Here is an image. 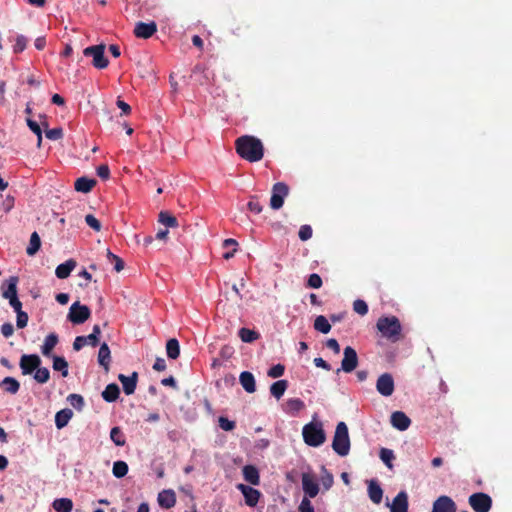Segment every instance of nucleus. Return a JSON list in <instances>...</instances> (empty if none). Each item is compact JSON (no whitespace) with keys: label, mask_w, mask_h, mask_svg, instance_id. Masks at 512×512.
I'll use <instances>...</instances> for the list:
<instances>
[{"label":"nucleus","mask_w":512,"mask_h":512,"mask_svg":"<svg viewBox=\"0 0 512 512\" xmlns=\"http://www.w3.org/2000/svg\"><path fill=\"white\" fill-rule=\"evenodd\" d=\"M235 149L237 154L248 162H258L264 156V147L260 139L244 135L236 139Z\"/></svg>","instance_id":"f257e3e1"},{"label":"nucleus","mask_w":512,"mask_h":512,"mask_svg":"<svg viewBox=\"0 0 512 512\" xmlns=\"http://www.w3.org/2000/svg\"><path fill=\"white\" fill-rule=\"evenodd\" d=\"M332 448L339 456H347L350 451V438L345 422H339L336 426Z\"/></svg>","instance_id":"f03ea898"},{"label":"nucleus","mask_w":512,"mask_h":512,"mask_svg":"<svg viewBox=\"0 0 512 512\" xmlns=\"http://www.w3.org/2000/svg\"><path fill=\"white\" fill-rule=\"evenodd\" d=\"M377 329L383 337L395 342L401 335V324L397 317H381L377 321Z\"/></svg>","instance_id":"7ed1b4c3"},{"label":"nucleus","mask_w":512,"mask_h":512,"mask_svg":"<svg viewBox=\"0 0 512 512\" xmlns=\"http://www.w3.org/2000/svg\"><path fill=\"white\" fill-rule=\"evenodd\" d=\"M304 442L311 447H318L326 440V435L320 422H310L303 427Z\"/></svg>","instance_id":"20e7f679"},{"label":"nucleus","mask_w":512,"mask_h":512,"mask_svg":"<svg viewBox=\"0 0 512 512\" xmlns=\"http://www.w3.org/2000/svg\"><path fill=\"white\" fill-rule=\"evenodd\" d=\"M105 45L98 44L86 47L83 51V54L87 57H92V64L97 69H105L109 65V60L105 57Z\"/></svg>","instance_id":"39448f33"},{"label":"nucleus","mask_w":512,"mask_h":512,"mask_svg":"<svg viewBox=\"0 0 512 512\" xmlns=\"http://www.w3.org/2000/svg\"><path fill=\"white\" fill-rule=\"evenodd\" d=\"M468 503L474 512H489L492 508V498L483 492L470 495Z\"/></svg>","instance_id":"423d86ee"},{"label":"nucleus","mask_w":512,"mask_h":512,"mask_svg":"<svg viewBox=\"0 0 512 512\" xmlns=\"http://www.w3.org/2000/svg\"><path fill=\"white\" fill-rule=\"evenodd\" d=\"M90 315L88 306L75 302L71 305L67 318L73 324H82L90 318Z\"/></svg>","instance_id":"0eeeda50"},{"label":"nucleus","mask_w":512,"mask_h":512,"mask_svg":"<svg viewBox=\"0 0 512 512\" xmlns=\"http://www.w3.org/2000/svg\"><path fill=\"white\" fill-rule=\"evenodd\" d=\"M289 193V187L284 182H277L272 187L270 207L278 210L283 206L284 199Z\"/></svg>","instance_id":"6e6552de"},{"label":"nucleus","mask_w":512,"mask_h":512,"mask_svg":"<svg viewBox=\"0 0 512 512\" xmlns=\"http://www.w3.org/2000/svg\"><path fill=\"white\" fill-rule=\"evenodd\" d=\"M358 365V356L354 348L351 346H347L344 349V357L341 361V370L345 373H350L356 369ZM340 372V369H337V373Z\"/></svg>","instance_id":"1a4fd4ad"},{"label":"nucleus","mask_w":512,"mask_h":512,"mask_svg":"<svg viewBox=\"0 0 512 512\" xmlns=\"http://www.w3.org/2000/svg\"><path fill=\"white\" fill-rule=\"evenodd\" d=\"M20 368L23 375H29L41 365V359L36 354H24L20 358Z\"/></svg>","instance_id":"9d476101"},{"label":"nucleus","mask_w":512,"mask_h":512,"mask_svg":"<svg viewBox=\"0 0 512 512\" xmlns=\"http://www.w3.org/2000/svg\"><path fill=\"white\" fill-rule=\"evenodd\" d=\"M236 488L243 494L245 504L249 507H255L261 497V492L249 485L237 484Z\"/></svg>","instance_id":"9b49d317"},{"label":"nucleus","mask_w":512,"mask_h":512,"mask_svg":"<svg viewBox=\"0 0 512 512\" xmlns=\"http://www.w3.org/2000/svg\"><path fill=\"white\" fill-rule=\"evenodd\" d=\"M376 389L382 396H391L394 392V380L392 375L389 373L380 375L376 382Z\"/></svg>","instance_id":"f8f14e48"},{"label":"nucleus","mask_w":512,"mask_h":512,"mask_svg":"<svg viewBox=\"0 0 512 512\" xmlns=\"http://www.w3.org/2000/svg\"><path fill=\"white\" fill-rule=\"evenodd\" d=\"M432 512H457V506L451 497L442 495L433 502Z\"/></svg>","instance_id":"ddd939ff"},{"label":"nucleus","mask_w":512,"mask_h":512,"mask_svg":"<svg viewBox=\"0 0 512 512\" xmlns=\"http://www.w3.org/2000/svg\"><path fill=\"white\" fill-rule=\"evenodd\" d=\"M157 32V24L154 21L149 23L138 22L134 28V35L137 38L149 39Z\"/></svg>","instance_id":"4468645a"},{"label":"nucleus","mask_w":512,"mask_h":512,"mask_svg":"<svg viewBox=\"0 0 512 512\" xmlns=\"http://www.w3.org/2000/svg\"><path fill=\"white\" fill-rule=\"evenodd\" d=\"M302 488L308 498H314L319 492L318 483L309 473L302 474Z\"/></svg>","instance_id":"2eb2a0df"},{"label":"nucleus","mask_w":512,"mask_h":512,"mask_svg":"<svg viewBox=\"0 0 512 512\" xmlns=\"http://www.w3.org/2000/svg\"><path fill=\"white\" fill-rule=\"evenodd\" d=\"M118 380L121 382L123 391L126 395H131L135 392L138 382V373L133 372L130 376L124 374L118 375Z\"/></svg>","instance_id":"dca6fc26"},{"label":"nucleus","mask_w":512,"mask_h":512,"mask_svg":"<svg viewBox=\"0 0 512 512\" xmlns=\"http://www.w3.org/2000/svg\"><path fill=\"white\" fill-rule=\"evenodd\" d=\"M391 424L394 428L405 431L411 424L410 418L402 411H395L391 415Z\"/></svg>","instance_id":"f3484780"},{"label":"nucleus","mask_w":512,"mask_h":512,"mask_svg":"<svg viewBox=\"0 0 512 512\" xmlns=\"http://www.w3.org/2000/svg\"><path fill=\"white\" fill-rule=\"evenodd\" d=\"M391 512H408V496L406 492H399L393 499Z\"/></svg>","instance_id":"a211bd4d"},{"label":"nucleus","mask_w":512,"mask_h":512,"mask_svg":"<svg viewBox=\"0 0 512 512\" xmlns=\"http://www.w3.org/2000/svg\"><path fill=\"white\" fill-rule=\"evenodd\" d=\"M239 381L247 393H254L256 391L255 378L251 372L243 371L239 376Z\"/></svg>","instance_id":"6ab92c4d"},{"label":"nucleus","mask_w":512,"mask_h":512,"mask_svg":"<svg viewBox=\"0 0 512 512\" xmlns=\"http://www.w3.org/2000/svg\"><path fill=\"white\" fill-rule=\"evenodd\" d=\"M243 477L246 482L251 485L260 484V475L258 469L254 465H246L242 469Z\"/></svg>","instance_id":"aec40b11"},{"label":"nucleus","mask_w":512,"mask_h":512,"mask_svg":"<svg viewBox=\"0 0 512 512\" xmlns=\"http://www.w3.org/2000/svg\"><path fill=\"white\" fill-rule=\"evenodd\" d=\"M158 503L162 508H172L176 503V496L172 490H163L158 494Z\"/></svg>","instance_id":"412c9836"},{"label":"nucleus","mask_w":512,"mask_h":512,"mask_svg":"<svg viewBox=\"0 0 512 512\" xmlns=\"http://www.w3.org/2000/svg\"><path fill=\"white\" fill-rule=\"evenodd\" d=\"M17 283H18V277L11 276L7 280V286L5 287V284L1 286L2 290V296L5 299H11L17 296Z\"/></svg>","instance_id":"4be33fe9"},{"label":"nucleus","mask_w":512,"mask_h":512,"mask_svg":"<svg viewBox=\"0 0 512 512\" xmlns=\"http://www.w3.org/2000/svg\"><path fill=\"white\" fill-rule=\"evenodd\" d=\"M77 263L74 259H68L64 263L57 266L55 274L59 279H66L76 267Z\"/></svg>","instance_id":"5701e85b"},{"label":"nucleus","mask_w":512,"mask_h":512,"mask_svg":"<svg viewBox=\"0 0 512 512\" xmlns=\"http://www.w3.org/2000/svg\"><path fill=\"white\" fill-rule=\"evenodd\" d=\"M368 495L375 504H380L383 497V490L375 480H370L368 484Z\"/></svg>","instance_id":"b1692460"},{"label":"nucleus","mask_w":512,"mask_h":512,"mask_svg":"<svg viewBox=\"0 0 512 512\" xmlns=\"http://www.w3.org/2000/svg\"><path fill=\"white\" fill-rule=\"evenodd\" d=\"M97 181L92 178L80 177L74 183V188L77 192L88 193L96 185Z\"/></svg>","instance_id":"393cba45"},{"label":"nucleus","mask_w":512,"mask_h":512,"mask_svg":"<svg viewBox=\"0 0 512 512\" xmlns=\"http://www.w3.org/2000/svg\"><path fill=\"white\" fill-rule=\"evenodd\" d=\"M98 362L106 371H108L111 362V352L108 344L105 342L102 343L99 348Z\"/></svg>","instance_id":"a878e982"},{"label":"nucleus","mask_w":512,"mask_h":512,"mask_svg":"<svg viewBox=\"0 0 512 512\" xmlns=\"http://www.w3.org/2000/svg\"><path fill=\"white\" fill-rule=\"evenodd\" d=\"M119 395L120 389L115 383L108 384L102 392L103 399L108 403L115 402L119 398Z\"/></svg>","instance_id":"bb28decb"},{"label":"nucleus","mask_w":512,"mask_h":512,"mask_svg":"<svg viewBox=\"0 0 512 512\" xmlns=\"http://www.w3.org/2000/svg\"><path fill=\"white\" fill-rule=\"evenodd\" d=\"M73 416L71 409H62L55 415V425L58 429L64 428Z\"/></svg>","instance_id":"cd10ccee"},{"label":"nucleus","mask_w":512,"mask_h":512,"mask_svg":"<svg viewBox=\"0 0 512 512\" xmlns=\"http://www.w3.org/2000/svg\"><path fill=\"white\" fill-rule=\"evenodd\" d=\"M58 343V335L55 333H50L46 336L44 343L41 347V352L44 356L49 357L51 355L52 350Z\"/></svg>","instance_id":"c85d7f7f"},{"label":"nucleus","mask_w":512,"mask_h":512,"mask_svg":"<svg viewBox=\"0 0 512 512\" xmlns=\"http://www.w3.org/2000/svg\"><path fill=\"white\" fill-rule=\"evenodd\" d=\"M287 387H288L287 380H278L271 385L270 393L276 399H280L284 395Z\"/></svg>","instance_id":"c756f323"},{"label":"nucleus","mask_w":512,"mask_h":512,"mask_svg":"<svg viewBox=\"0 0 512 512\" xmlns=\"http://www.w3.org/2000/svg\"><path fill=\"white\" fill-rule=\"evenodd\" d=\"M52 506L57 512H71L73 502L68 498H59L54 500Z\"/></svg>","instance_id":"7c9ffc66"},{"label":"nucleus","mask_w":512,"mask_h":512,"mask_svg":"<svg viewBox=\"0 0 512 512\" xmlns=\"http://www.w3.org/2000/svg\"><path fill=\"white\" fill-rule=\"evenodd\" d=\"M166 353L168 358L177 359L180 355L179 342L175 338H171L166 343Z\"/></svg>","instance_id":"2f4dec72"},{"label":"nucleus","mask_w":512,"mask_h":512,"mask_svg":"<svg viewBox=\"0 0 512 512\" xmlns=\"http://www.w3.org/2000/svg\"><path fill=\"white\" fill-rule=\"evenodd\" d=\"M158 221L166 227L175 228L178 227V220L175 216L170 214L168 211H161L158 215Z\"/></svg>","instance_id":"473e14b6"},{"label":"nucleus","mask_w":512,"mask_h":512,"mask_svg":"<svg viewBox=\"0 0 512 512\" xmlns=\"http://www.w3.org/2000/svg\"><path fill=\"white\" fill-rule=\"evenodd\" d=\"M304 402L299 398L288 399L285 403V411L295 414L304 408Z\"/></svg>","instance_id":"72a5a7b5"},{"label":"nucleus","mask_w":512,"mask_h":512,"mask_svg":"<svg viewBox=\"0 0 512 512\" xmlns=\"http://www.w3.org/2000/svg\"><path fill=\"white\" fill-rule=\"evenodd\" d=\"M0 386L4 387V389L11 394H16L20 389V383L13 377H5L1 381Z\"/></svg>","instance_id":"f704fd0d"},{"label":"nucleus","mask_w":512,"mask_h":512,"mask_svg":"<svg viewBox=\"0 0 512 512\" xmlns=\"http://www.w3.org/2000/svg\"><path fill=\"white\" fill-rule=\"evenodd\" d=\"M314 329L323 334H327L331 330V325L325 316L319 315L314 321Z\"/></svg>","instance_id":"c9c22d12"},{"label":"nucleus","mask_w":512,"mask_h":512,"mask_svg":"<svg viewBox=\"0 0 512 512\" xmlns=\"http://www.w3.org/2000/svg\"><path fill=\"white\" fill-rule=\"evenodd\" d=\"M53 369L60 371L63 377L68 376V362L64 357L53 356Z\"/></svg>","instance_id":"e433bc0d"},{"label":"nucleus","mask_w":512,"mask_h":512,"mask_svg":"<svg viewBox=\"0 0 512 512\" xmlns=\"http://www.w3.org/2000/svg\"><path fill=\"white\" fill-rule=\"evenodd\" d=\"M41 246V240L37 232H33L30 236L29 246L26 249V253L30 256L36 254Z\"/></svg>","instance_id":"4c0bfd02"},{"label":"nucleus","mask_w":512,"mask_h":512,"mask_svg":"<svg viewBox=\"0 0 512 512\" xmlns=\"http://www.w3.org/2000/svg\"><path fill=\"white\" fill-rule=\"evenodd\" d=\"M238 334L240 339L245 343H251L259 337V334L256 331L248 328H241Z\"/></svg>","instance_id":"58836bf2"},{"label":"nucleus","mask_w":512,"mask_h":512,"mask_svg":"<svg viewBox=\"0 0 512 512\" xmlns=\"http://www.w3.org/2000/svg\"><path fill=\"white\" fill-rule=\"evenodd\" d=\"M110 438L116 446H124L126 443L125 436L120 427H113L111 429Z\"/></svg>","instance_id":"ea45409f"},{"label":"nucleus","mask_w":512,"mask_h":512,"mask_svg":"<svg viewBox=\"0 0 512 512\" xmlns=\"http://www.w3.org/2000/svg\"><path fill=\"white\" fill-rule=\"evenodd\" d=\"M112 472L116 478L124 477L128 473L127 463L121 460L114 462Z\"/></svg>","instance_id":"a19ab883"},{"label":"nucleus","mask_w":512,"mask_h":512,"mask_svg":"<svg viewBox=\"0 0 512 512\" xmlns=\"http://www.w3.org/2000/svg\"><path fill=\"white\" fill-rule=\"evenodd\" d=\"M42 125L45 128V136L49 140L56 141V140H59V139H61L63 137V130H62V128L58 127V128H53V129H47L48 123L46 121L43 122Z\"/></svg>","instance_id":"79ce46f5"},{"label":"nucleus","mask_w":512,"mask_h":512,"mask_svg":"<svg viewBox=\"0 0 512 512\" xmlns=\"http://www.w3.org/2000/svg\"><path fill=\"white\" fill-rule=\"evenodd\" d=\"M34 379L40 384L47 383L50 379V371L46 367H38L34 374Z\"/></svg>","instance_id":"37998d69"},{"label":"nucleus","mask_w":512,"mask_h":512,"mask_svg":"<svg viewBox=\"0 0 512 512\" xmlns=\"http://www.w3.org/2000/svg\"><path fill=\"white\" fill-rule=\"evenodd\" d=\"M67 400L71 406L79 411L84 407V398L79 394H70Z\"/></svg>","instance_id":"c03bdc74"},{"label":"nucleus","mask_w":512,"mask_h":512,"mask_svg":"<svg viewBox=\"0 0 512 512\" xmlns=\"http://www.w3.org/2000/svg\"><path fill=\"white\" fill-rule=\"evenodd\" d=\"M380 458L387 467L392 468V460L394 459V453L392 450L382 448L380 450Z\"/></svg>","instance_id":"a18cd8bd"},{"label":"nucleus","mask_w":512,"mask_h":512,"mask_svg":"<svg viewBox=\"0 0 512 512\" xmlns=\"http://www.w3.org/2000/svg\"><path fill=\"white\" fill-rule=\"evenodd\" d=\"M107 258L114 262V269L120 272L124 269V261L117 255L113 254L110 250H107Z\"/></svg>","instance_id":"49530a36"},{"label":"nucleus","mask_w":512,"mask_h":512,"mask_svg":"<svg viewBox=\"0 0 512 512\" xmlns=\"http://www.w3.org/2000/svg\"><path fill=\"white\" fill-rule=\"evenodd\" d=\"M353 310L361 316L368 313V305L364 300L357 299L353 302Z\"/></svg>","instance_id":"de8ad7c7"},{"label":"nucleus","mask_w":512,"mask_h":512,"mask_svg":"<svg viewBox=\"0 0 512 512\" xmlns=\"http://www.w3.org/2000/svg\"><path fill=\"white\" fill-rule=\"evenodd\" d=\"M284 371H285L284 365L276 364L268 370L267 374L271 378H278L284 374Z\"/></svg>","instance_id":"09e8293b"},{"label":"nucleus","mask_w":512,"mask_h":512,"mask_svg":"<svg viewBox=\"0 0 512 512\" xmlns=\"http://www.w3.org/2000/svg\"><path fill=\"white\" fill-rule=\"evenodd\" d=\"M85 222L93 230H95L97 232L101 230V223H100V221L96 217H94L92 214H87L85 216Z\"/></svg>","instance_id":"8fccbe9b"},{"label":"nucleus","mask_w":512,"mask_h":512,"mask_svg":"<svg viewBox=\"0 0 512 512\" xmlns=\"http://www.w3.org/2000/svg\"><path fill=\"white\" fill-rule=\"evenodd\" d=\"M312 228L310 225H302L299 229L298 236L302 241H307L312 237Z\"/></svg>","instance_id":"3c124183"},{"label":"nucleus","mask_w":512,"mask_h":512,"mask_svg":"<svg viewBox=\"0 0 512 512\" xmlns=\"http://www.w3.org/2000/svg\"><path fill=\"white\" fill-rule=\"evenodd\" d=\"M322 283L323 282L321 277L318 274L313 273L308 278L307 286L310 288L318 289L322 286Z\"/></svg>","instance_id":"603ef678"},{"label":"nucleus","mask_w":512,"mask_h":512,"mask_svg":"<svg viewBox=\"0 0 512 512\" xmlns=\"http://www.w3.org/2000/svg\"><path fill=\"white\" fill-rule=\"evenodd\" d=\"M248 206V209L251 211V212H254L256 214H259L262 212L263 210V207L262 205L259 203V201L257 200V197L256 196H252L250 201L248 202L247 204Z\"/></svg>","instance_id":"864d4df0"},{"label":"nucleus","mask_w":512,"mask_h":512,"mask_svg":"<svg viewBox=\"0 0 512 512\" xmlns=\"http://www.w3.org/2000/svg\"><path fill=\"white\" fill-rule=\"evenodd\" d=\"M26 45H27L26 37L23 35H19L16 38V42L13 47V50L15 53H20V52L24 51V49L26 48Z\"/></svg>","instance_id":"5fc2aeb1"},{"label":"nucleus","mask_w":512,"mask_h":512,"mask_svg":"<svg viewBox=\"0 0 512 512\" xmlns=\"http://www.w3.org/2000/svg\"><path fill=\"white\" fill-rule=\"evenodd\" d=\"M17 318H16V326L19 329H22L27 326L28 323V314L24 311H18Z\"/></svg>","instance_id":"6e6d98bb"},{"label":"nucleus","mask_w":512,"mask_h":512,"mask_svg":"<svg viewBox=\"0 0 512 512\" xmlns=\"http://www.w3.org/2000/svg\"><path fill=\"white\" fill-rule=\"evenodd\" d=\"M218 422H219L220 428L223 429L224 431H231L235 428V422L229 420L226 417H223V416L219 417Z\"/></svg>","instance_id":"4d7b16f0"},{"label":"nucleus","mask_w":512,"mask_h":512,"mask_svg":"<svg viewBox=\"0 0 512 512\" xmlns=\"http://www.w3.org/2000/svg\"><path fill=\"white\" fill-rule=\"evenodd\" d=\"M299 512H315L314 507L308 497H304L298 508Z\"/></svg>","instance_id":"13d9d810"},{"label":"nucleus","mask_w":512,"mask_h":512,"mask_svg":"<svg viewBox=\"0 0 512 512\" xmlns=\"http://www.w3.org/2000/svg\"><path fill=\"white\" fill-rule=\"evenodd\" d=\"M97 175L103 180L109 179L110 169H109L108 165H106V164L100 165L97 168Z\"/></svg>","instance_id":"bf43d9fd"},{"label":"nucleus","mask_w":512,"mask_h":512,"mask_svg":"<svg viewBox=\"0 0 512 512\" xmlns=\"http://www.w3.org/2000/svg\"><path fill=\"white\" fill-rule=\"evenodd\" d=\"M1 333L5 338L12 336L14 333V327H13L12 323H10V322L4 323L1 326Z\"/></svg>","instance_id":"052dcab7"},{"label":"nucleus","mask_w":512,"mask_h":512,"mask_svg":"<svg viewBox=\"0 0 512 512\" xmlns=\"http://www.w3.org/2000/svg\"><path fill=\"white\" fill-rule=\"evenodd\" d=\"M87 344V338L84 336H77L73 342V349L75 351L81 350Z\"/></svg>","instance_id":"680f3d73"},{"label":"nucleus","mask_w":512,"mask_h":512,"mask_svg":"<svg viewBox=\"0 0 512 512\" xmlns=\"http://www.w3.org/2000/svg\"><path fill=\"white\" fill-rule=\"evenodd\" d=\"M326 346L331 349L335 354H339L340 352V345L338 341L334 338L328 339L326 342Z\"/></svg>","instance_id":"e2e57ef3"},{"label":"nucleus","mask_w":512,"mask_h":512,"mask_svg":"<svg viewBox=\"0 0 512 512\" xmlns=\"http://www.w3.org/2000/svg\"><path fill=\"white\" fill-rule=\"evenodd\" d=\"M313 362H314V364H315V366H316V367L322 368V369L327 370V371L331 370V365H330L328 362H326V361H325L323 358H321V357H317V358H315V359L313 360Z\"/></svg>","instance_id":"0e129e2a"},{"label":"nucleus","mask_w":512,"mask_h":512,"mask_svg":"<svg viewBox=\"0 0 512 512\" xmlns=\"http://www.w3.org/2000/svg\"><path fill=\"white\" fill-rule=\"evenodd\" d=\"M26 122L30 130L34 132L36 135H38V133H42L41 126L36 121L28 118Z\"/></svg>","instance_id":"69168bd1"},{"label":"nucleus","mask_w":512,"mask_h":512,"mask_svg":"<svg viewBox=\"0 0 512 512\" xmlns=\"http://www.w3.org/2000/svg\"><path fill=\"white\" fill-rule=\"evenodd\" d=\"M116 104H117L118 108L121 109L122 114L129 115L131 113L130 105L127 104L126 102H124L123 100L118 99Z\"/></svg>","instance_id":"338daca9"},{"label":"nucleus","mask_w":512,"mask_h":512,"mask_svg":"<svg viewBox=\"0 0 512 512\" xmlns=\"http://www.w3.org/2000/svg\"><path fill=\"white\" fill-rule=\"evenodd\" d=\"M153 369L156 371H164L166 369L165 360L161 357H157L153 365Z\"/></svg>","instance_id":"774afa93"}]
</instances>
